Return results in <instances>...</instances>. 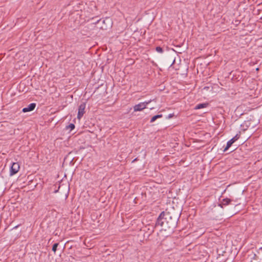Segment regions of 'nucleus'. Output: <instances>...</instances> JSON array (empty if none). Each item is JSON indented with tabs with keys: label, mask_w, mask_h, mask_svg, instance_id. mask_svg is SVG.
<instances>
[{
	"label": "nucleus",
	"mask_w": 262,
	"mask_h": 262,
	"mask_svg": "<svg viewBox=\"0 0 262 262\" xmlns=\"http://www.w3.org/2000/svg\"><path fill=\"white\" fill-rule=\"evenodd\" d=\"M171 199L168 200L166 202L167 207H165V210L167 212H165V231H167V233L165 234V236H169L173 232L177 225V220L175 217H172L170 215V211H174L173 207L170 205Z\"/></svg>",
	"instance_id": "f257e3e1"
},
{
	"label": "nucleus",
	"mask_w": 262,
	"mask_h": 262,
	"mask_svg": "<svg viewBox=\"0 0 262 262\" xmlns=\"http://www.w3.org/2000/svg\"><path fill=\"white\" fill-rule=\"evenodd\" d=\"M69 20L70 21L73 23V27L75 28L78 27L81 24V16L78 13V11L72 13L70 16Z\"/></svg>",
	"instance_id": "f03ea898"
},
{
	"label": "nucleus",
	"mask_w": 262,
	"mask_h": 262,
	"mask_svg": "<svg viewBox=\"0 0 262 262\" xmlns=\"http://www.w3.org/2000/svg\"><path fill=\"white\" fill-rule=\"evenodd\" d=\"M164 219V211L161 212L160 213L159 217L157 219L156 225H155V230H159L160 231V233L158 232L157 234L158 236L160 237H162V226L164 223V222L162 221V220Z\"/></svg>",
	"instance_id": "7ed1b4c3"
},
{
	"label": "nucleus",
	"mask_w": 262,
	"mask_h": 262,
	"mask_svg": "<svg viewBox=\"0 0 262 262\" xmlns=\"http://www.w3.org/2000/svg\"><path fill=\"white\" fill-rule=\"evenodd\" d=\"M150 101L141 102L134 106L135 112L141 111L146 107L147 105L150 102Z\"/></svg>",
	"instance_id": "20e7f679"
},
{
	"label": "nucleus",
	"mask_w": 262,
	"mask_h": 262,
	"mask_svg": "<svg viewBox=\"0 0 262 262\" xmlns=\"http://www.w3.org/2000/svg\"><path fill=\"white\" fill-rule=\"evenodd\" d=\"M240 137V133L239 134H237L234 137H233L231 140L227 143L226 147L224 149V151H226L227 150L229 147L231 146L232 144L234 143L236 141H237Z\"/></svg>",
	"instance_id": "39448f33"
},
{
	"label": "nucleus",
	"mask_w": 262,
	"mask_h": 262,
	"mask_svg": "<svg viewBox=\"0 0 262 262\" xmlns=\"http://www.w3.org/2000/svg\"><path fill=\"white\" fill-rule=\"evenodd\" d=\"M86 104L84 102H82L80 104L78 107V112L77 114V118L80 119L85 113L84 110L85 108Z\"/></svg>",
	"instance_id": "423d86ee"
},
{
	"label": "nucleus",
	"mask_w": 262,
	"mask_h": 262,
	"mask_svg": "<svg viewBox=\"0 0 262 262\" xmlns=\"http://www.w3.org/2000/svg\"><path fill=\"white\" fill-rule=\"evenodd\" d=\"M19 169V164L18 163H13L10 168V175L16 174Z\"/></svg>",
	"instance_id": "0eeeda50"
},
{
	"label": "nucleus",
	"mask_w": 262,
	"mask_h": 262,
	"mask_svg": "<svg viewBox=\"0 0 262 262\" xmlns=\"http://www.w3.org/2000/svg\"><path fill=\"white\" fill-rule=\"evenodd\" d=\"M36 104L35 103H32L30 104L27 107H24L23 109V112L26 113L34 110L35 108Z\"/></svg>",
	"instance_id": "6e6552de"
},
{
	"label": "nucleus",
	"mask_w": 262,
	"mask_h": 262,
	"mask_svg": "<svg viewBox=\"0 0 262 262\" xmlns=\"http://www.w3.org/2000/svg\"><path fill=\"white\" fill-rule=\"evenodd\" d=\"M231 200L229 199L226 198L222 200V201L220 204L219 206L222 208H223L224 206H227L231 202Z\"/></svg>",
	"instance_id": "1a4fd4ad"
},
{
	"label": "nucleus",
	"mask_w": 262,
	"mask_h": 262,
	"mask_svg": "<svg viewBox=\"0 0 262 262\" xmlns=\"http://www.w3.org/2000/svg\"><path fill=\"white\" fill-rule=\"evenodd\" d=\"M208 105V103H200L196 105L195 107V110H199L206 107Z\"/></svg>",
	"instance_id": "9d476101"
},
{
	"label": "nucleus",
	"mask_w": 262,
	"mask_h": 262,
	"mask_svg": "<svg viewBox=\"0 0 262 262\" xmlns=\"http://www.w3.org/2000/svg\"><path fill=\"white\" fill-rule=\"evenodd\" d=\"M162 114L155 115L151 118V119L150 120V122H153L155 120H156L158 118H162Z\"/></svg>",
	"instance_id": "9b49d317"
},
{
	"label": "nucleus",
	"mask_w": 262,
	"mask_h": 262,
	"mask_svg": "<svg viewBox=\"0 0 262 262\" xmlns=\"http://www.w3.org/2000/svg\"><path fill=\"white\" fill-rule=\"evenodd\" d=\"M59 244L58 243H55L53 245V247H52V251L54 252V253H55L56 250H57V248Z\"/></svg>",
	"instance_id": "f8f14e48"
},
{
	"label": "nucleus",
	"mask_w": 262,
	"mask_h": 262,
	"mask_svg": "<svg viewBox=\"0 0 262 262\" xmlns=\"http://www.w3.org/2000/svg\"><path fill=\"white\" fill-rule=\"evenodd\" d=\"M156 50L159 53H162L163 52V48L161 47H157L156 48Z\"/></svg>",
	"instance_id": "ddd939ff"
},
{
	"label": "nucleus",
	"mask_w": 262,
	"mask_h": 262,
	"mask_svg": "<svg viewBox=\"0 0 262 262\" xmlns=\"http://www.w3.org/2000/svg\"><path fill=\"white\" fill-rule=\"evenodd\" d=\"M68 128H70L71 130L75 128V125L74 124L71 123L68 126Z\"/></svg>",
	"instance_id": "4468645a"
},
{
	"label": "nucleus",
	"mask_w": 262,
	"mask_h": 262,
	"mask_svg": "<svg viewBox=\"0 0 262 262\" xmlns=\"http://www.w3.org/2000/svg\"><path fill=\"white\" fill-rule=\"evenodd\" d=\"M174 62V60H173L172 63H171V61H166V63L167 66H170L171 64Z\"/></svg>",
	"instance_id": "2eb2a0df"
},
{
	"label": "nucleus",
	"mask_w": 262,
	"mask_h": 262,
	"mask_svg": "<svg viewBox=\"0 0 262 262\" xmlns=\"http://www.w3.org/2000/svg\"><path fill=\"white\" fill-rule=\"evenodd\" d=\"M174 116V114H170L168 115L167 117H166V118H167V119H170L173 116Z\"/></svg>",
	"instance_id": "dca6fc26"
},
{
	"label": "nucleus",
	"mask_w": 262,
	"mask_h": 262,
	"mask_svg": "<svg viewBox=\"0 0 262 262\" xmlns=\"http://www.w3.org/2000/svg\"><path fill=\"white\" fill-rule=\"evenodd\" d=\"M68 196V191H67L66 193H65V199H67Z\"/></svg>",
	"instance_id": "f3484780"
},
{
	"label": "nucleus",
	"mask_w": 262,
	"mask_h": 262,
	"mask_svg": "<svg viewBox=\"0 0 262 262\" xmlns=\"http://www.w3.org/2000/svg\"><path fill=\"white\" fill-rule=\"evenodd\" d=\"M60 188V186H59V188H58V190H55V192L56 193V192H57V191H58L59 190Z\"/></svg>",
	"instance_id": "a211bd4d"
},
{
	"label": "nucleus",
	"mask_w": 262,
	"mask_h": 262,
	"mask_svg": "<svg viewBox=\"0 0 262 262\" xmlns=\"http://www.w3.org/2000/svg\"><path fill=\"white\" fill-rule=\"evenodd\" d=\"M101 21V19H99L97 21L96 23H99Z\"/></svg>",
	"instance_id": "6ab92c4d"
}]
</instances>
